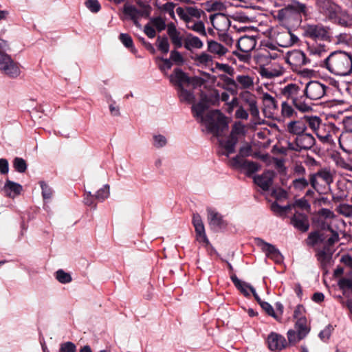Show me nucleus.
<instances>
[{"label": "nucleus", "instance_id": "nucleus-1", "mask_svg": "<svg viewBox=\"0 0 352 352\" xmlns=\"http://www.w3.org/2000/svg\"><path fill=\"white\" fill-rule=\"evenodd\" d=\"M321 66L337 76L349 75L352 72V54L333 52L321 62Z\"/></svg>", "mask_w": 352, "mask_h": 352}, {"label": "nucleus", "instance_id": "nucleus-2", "mask_svg": "<svg viewBox=\"0 0 352 352\" xmlns=\"http://www.w3.org/2000/svg\"><path fill=\"white\" fill-rule=\"evenodd\" d=\"M301 87L295 83H289L281 89V94L291 100L296 109L305 113L312 111L311 103L307 102Z\"/></svg>", "mask_w": 352, "mask_h": 352}, {"label": "nucleus", "instance_id": "nucleus-3", "mask_svg": "<svg viewBox=\"0 0 352 352\" xmlns=\"http://www.w3.org/2000/svg\"><path fill=\"white\" fill-rule=\"evenodd\" d=\"M302 36L314 41H332L331 28L322 23H309L301 28Z\"/></svg>", "mask_w": 352, "mask_h": 352}, {"label": "nucleus", "instance_id": "nucleus-4", "mask_svg": "<svg viewBox=\"0 0 352 352\" xmlns=\"http://www.w3.org/2000/svg\"><path fill=\"white\" fill-rule=\"evenodd\" d=\"M208 129L216 136L228 128L226 117L218 109L214 110L206 116Z\"/></svg>", "mask_w": 352, "mask_h": 352}, {"label": "nucleus", "instance_id": "nucleus-5", "mask_svg": "<svg viewBox=\"0 0 352 352\" xmlns=\"http://www.w3.org/2000/svg\"><path fill=\"white\" fill-rule=\"evenodd\" d=\"M286 60L292 67V70L296 72H300L303 66L310 64L311 61L303 52L298 50L288 52Z\"/></svg>", "mask_w": 352, "mask_h": 352}, {"label": "nucleus", "instance_id": "nucleus-6", "mask_svg": "<svg viewBox=\"0 0 352 352\" xmlns=\"http://www.w3.org/2000/svg\"><path fill=\"white\" fill-rule=\"evenodd\" d=\"M0 69L10 78H16L20 74L18 64L10 56L0 51Z\"/></svg>", "mask_w": 352, "mask_h": 352}, {"label": "nucleus", "instance_id": "nucleus-7", "mask_svg": "<svg viewBox=\"0 0 352 352\" xmlns=\"http://www.w3.org/2000/svg\"><path fill=\"white\" fill-rule=\"evenodd\" d=\"M327 88V86L318 81H310L307 84L302 92L306 100L309 98L316 100L324 96Z\"/></svg>", "mask_w": 352, "mask_h": 352}, {"label": "nucleus", "instance_id": "nucleus-8", "mask_svg": "<svg viewBox=\"0 0 352 352\" xmlns=\"http://www.w3.org/2000/svg\"><path fill=\"white\" fill-rule=\"evenodd\" d=\"M316 6L320 13L325 15L331 21L336 18L340 11V7L331 0H317Z\"/></svg>", "mask_w": 352, "mask_h": 352}, {"label": "nucleus", "instance_id": "nucleus-9", "mask_svg": "<svg viewBox=\"0 0 352 352\" xmlns=\"http://www.w3.org/2000/svg\"><path fill=\"white\" fill-rule=\"evenodd\" d=\"M316 143V140L314 136L309 133H304L297 136L295 139L294 143L291 146L290 148L300 152L302 150H309Z\"/></svg>", "mask_w": 352, "mask_h": 352}, {"label": "nucleus", "instance_id": "nucleus-10", "mask_svg": "<svg viewBox=\"0 0 352 352\" xmlns=\"http://www.w3.org/2000/svg\"><path fill=\"white\" fill-rule=\"evenodd\" d=\"M207 214L208 224L211 229L218 231L225 229L227 227V221L223 219V216L218 212L210 208H208Z\"/></svg>", "mask_w": 352, "mask_h": 352}, {"label": "nucleus", "instance_id": "nucleus-11", "mask_svg": "<svg viewBox=\"0 0 352 352\" xmlns=\"http://www.w3.org/2000/svg\"><path fill=\"white\" fill-rule=\"evenodd\" d=\"M152 8L151 6L143 8L141 10L137 9L133 6L124 5L123 8V13L127 15L133 21V23H137V16L148 18L150 16Z\"/></svg>", "mask_w": 352, "mask_h": 352}, {"label": "nucleus", "instance_id": "nucleus-12", "mask_svg": "<svg viewBox=\"0 0 352 352\" xmlns=\"http://www.w3.org/2000/svg\"><path fill=\"white\" fill-rule=\"evenodd\" d=\"M256 244L261 247V250L265 252L267 257L278 262L282 258V255L279 250L273 245L265 242L260 238L255 239Z\"/></svg>", "mask_w": 352, "mask_h": 352}, {"label": "nucleus", "instance_id": "nucleus-13", "mask_svg": "<svg viewBox=\"0 0 352 352\" xmlns=\"http://www.w3.org/2000/svg\"><path fill=\"white\" fill-rule=\"evenodd\" d=\"M192 223L195 228L197 240L200 243L208 244L209 241L206 234L204 225L201 216L198 213L193 214Z\"/></svg>", "mask_w": 352, "mask_h": 352}, {"label": "nucleus", "instance_id": "nucleus-14", "mask_svg": "<svg viewBox=\"0 0 352 352\" xmlns=\"http://www.w3.org/2000/svg\"><path fill=\"white\" fill-rule=\"evenodd\" d=\"M232 162L234 166L245 170L246 175L249 177L253 173L257 172L261 167L257 162L240 159L239 157H234L232 159Z\"/></svg>", "mask_w": 352, "mask_h": 352}, {"label": "nucleus", "instance_id": "nucleus-15", "mask_svg": "<svg viewBox=\"0 0 352 352\" xmlns=\"http://www.w3.org/2000/svg\"><path fill=\"white\" fill-rule=\"evenodd\" d=\"M169 79L170 83L177 87V90L184 87V85H189L188 75L180 68H175L170 75Z\"/></svg>", "mask_w": 352, "mask_h": 352}, {"label": "nucleus", "instance_id": "nucleus-16", "mask_svg": "<svg viewBox=\"0 0 352 352\" xmlns=\"http://www.w3.org/2000/svg\"><path fill=\"white\" fill-rule=\"evenodd\" d=\"M267 342L269 349L272 351H280L287 346L285 337L274 332L268 336Z\"/></svg>", "mask_w": 352, "mask_h": 352}, {"label": "nucleus", "instance_id": "nucleus-17", "mask_svg": "<svg viewBox=\"0 0 352 352\" xmlns=\"http://www.w3.org/2000/svg\"><path fill=\"white\" fill-rule=\"evenodd\" d=\"M274 175L273 170H267L261 175L254 176V182L263 190L267 191L273 184Z\"/></svg>", "mask_w": 352, "mask_h": 352}, {"label": "nucleus", "instance_id": "nucleus-18", "mask_svg": "<svg viewBox=\"0 0 352 352\" xmlns=\"http://www.w3.org/2000/svg\"><path fill=\"white\" fill-rule=\"evenodd\" d=\"M290 223L297 230L305 232L309 228L308 216L305 214L296 212L291 217Z\"/></svg>", "mask_w": 352, "mask_h": 352}, {"label": "nucleus", "instance_id": "nucleus-19", "mask_svg": "<svg viewBox=\"0 0 352 352\" xmlns=\"http://www.w3.org/2000/svg\"><path fill=\"white\" fill-rule=\"evenodd\" d=\"M256 45V40L252 36H241L237 41L238 49L245 54L252 52Z\"/></svg>", "mask_w": 352, "mask_h": 352}, {"label": "nucleus", "instance_id": "nucleus-20", "mask_svg": "<svg viewBox=\"0 0 352 352\" xmlns=\"http://www.w3.org/2000/svg\"><path fill=\"white\" fill-rule=\"evenodd\" d=\"M307 126L303 118L300 120L292 121L287 125V130L290 133L299 136L305 133Z\"/></svg>", "mask_w": 352, "mask_h": 352}, {"label": "nucleus", "instance_id": "nucleus-21", "mask_svg": "<svg viewBox=\"0 0 352 352\" xmlns=\"http://www.w3.org/2000/svg\"><path fill=\"white\" fill-rule=\"evenodd\" d=\"M203 45V42L199 37L194 36L191 33L186 34V38L184 41V46L187 50L190 51L192 48L201 49Z\"/></svg>", "mask_w": 352, "mask_h": 352}, {"label": "nucleus", "instance_id": "nucleus-22", "mask_svg": "<svg viewBox=\"0 0 352 352\" xmlns=\"http://www.w3.org/2000/svg\"><path fill=\"white\" fill-rule=\"evenodd\" d=\"M332 21L338 24L339 25L344 28L352 27V15L349 14L347 12L340 11L337 14V16Z\"/></svg>", "mask_w": 352, "mask_h": 352}, {"label": "nucleus", "instance_id": "nucleus-23", "mask_svg": "<svg viewBox=\"0 0 352 352\" xmlns=\"http://www.w3.org/2000/svg\"><path fill=\"white\" fill-rule=\"evenodd\" d=\"M230 278L234 286L241 292V294H243L245 297L250 296L248 289L250 291V288L253 287L252 285L248 283L239 280L234 274H232L230 276Z\"/></svg>", "mask_w": 352, "mask_h": 352}, {"label": "nucleus", "instance_id": "nucleus-24", "mask_svg": "<svg viewBox=\"0 0 352 352\" xmlns=\"http://www.w3.org/2000/svg\"><path fill=\"white\" fill-rule=\"evenodd\" d=\"M238 138H234L232 135H229L226 141H221L220 145L226 150V156L232 154L235 152V146L238 143Z\"/></svg>", "mask_w": 352, "mask_h": 352}, {"label": "nucleus", "instance_id": "nucleus-25", "mask_svg": "<svg viewBox=\"0 0 352 352\" xmlns=\"http://www.w3.org/2000/svg\"><path fill=\"white\" fill-rule=\"evenodd\" d=\"M238 87L242 89H248L253 87L254 78L248 75H239L236 76Z\"/></svg>", "mask_w": 352, "mask_h": 352}, {"label": "nucleus", "instance_id": "nucleus-26", "mask_svg": "<svg viewBox=\"0 0 352 352\" xmlns=\"http://www.w3.org/2000/svg\"><path fill=\"white\" fill-rule=\"evenodd\" d=\"M295 327L297 331L299 332L300 339H303L309 332V329L307 327V320L306 318L296 320Z\"/></svg>", "mask_w": 352, "mask_h": 352}, {"label": "nucleus", "instance_id": "nucleus-27", "mask_svg": "<svg viewBox=\"0 0 352 352\" xmlns=\"http://www.w3.org/2000/svg\"><path fill=\"white\" fill-rule=\"evenodd\" d=\"M287 12L300 13L306 16L308 14V10L305 3L294 1L293 3L287 5Z\"/></svg>", "mask_w": 352, "mask_h": 352}, {"label": "nucleus", "instance_id": "nucleus-28", "mask_svg": "<svg viewBox=\"0 0 352 352\" xmlns=\"http://www.w3.org/2000/svg\"><path fill=\"white\" fill-rule=\"evenodd\" d=\"M208 50L213 54L218 55H224L228 52V50L221 44L214 41H208Z\"/></svg>", "mask_w": 352, "mask_h": 352}, {"label": "nucleus", "instance_id": "nucleus-29", "mask_svg": "<svg viewBox=\"0 0 352 352\" xmlns=\"http://www.w3.org/2000/svg\"><path fill=\"white\" fill-rule=\"evenodd\" d=\"M177 91L181 102H185L189 104L195 102V98L192 91L187 90L184 87H181V89Z\"/></svg>", "mask_w": 352, "mask_h": 352}, {"label": "nucleus", "instance_id": "nucleus-30", "mask_svg": "<svg viewBox=\"0 0 352 352\" xmlns=\"http://www.w3.org/2000/svg\"><path fill=\"white\" fill-rule=\"evenodd\" d=\"M158 50L162 54H166L169 51L170 44L168 39L166 36H158L156 41Z\"/></svg>", "mask_w": 352, "mask_h": 352}, {"label": "nucleus", "instance_id": "nucleus-31", "mask_svg": "<svg viewBox=\"0 0 352 352\" xmlns=\"http://www.w3.org/2000/svg\"><path fill=\"white\" fill-rule=\"evenodd\" d=\"M327 47L324 44L312 45L308 47V51L311 55L322 56L328 51Z\"/></svg>", "mask_w": 352, "mask_h": 352}, {"label": "nucleus", "instance_id": "nucleus-32", "mask_svg": "<svg viewBox=\"0 0 352 352\" xmlns=\"http://www.w3.org/2000/svg\"><path fill=\"white\" fill-rule=\"evenodd\" d=\"M304 121H305L306 126H309L313 131H316L318 129L321 120L317 116H307L303 117Z\"/></svg>", "mask_w": 352, "mask_h": 352}, {"label": "nucleus", "instance_id": "nucleus-33", "mask_svg": "<svg viewBox=\"0 0 352 352\" xmlns=\"http://www.w3.org/2000/svg\"><path fill=\"white\" fill-rule=\"evenodd\" d=\"M309 185L308 179L305 177H296L293 179L292 186L296 190H303Z\"/></svg>", "mask_w": 352, "mask_h": 352}, {"label": "nucleus", "instance_id": "nucleus-34", "mask_svg": "<svg viewBox=\"0 0 352 352\" xmlns=\"http://www.w3.org/2000/svg\"><path fill=\"white\" fill-rule=\"evenodd\" d=\"M119 39L126 48L131 50V52L135 53L136 52V49L133 45V39L129 34L121 33L119 35Z\"/></svg>", "mask_w": 352, "mask_h": 352}, {"label": "nucleus", "instance_id": "nucleus-35", "mask_svg": "<svg viewBox=\"0 0 352 352\" xmlns=\"http://www.w3.org/2000/svg\"><path fill=\"white\" fill-rule=\"evenodd\" d=\"M208 105L202 102H198L196 104H193L192 107V112L194 117L202 118L203 114L206 110L208 109Z\"/></svg>", "mask_w": 352, "mask_h": 352}, {"label": "nucleus", "instance_id": "nucleus-36", "mask_svg": "<svg viewBox=\"0 0 352 352\" xmlns=\"http://www.w3.org/2000/svg\"><path fill=\"white\" fill-rule=\"evenodd\" d=\"M13 167L17 172L23 173L26 171L28 165L25 160L16 157L13 160Z\"/></svg>", "mask_w": 352, "mask_h": 352}, {"label": "nucleus", "instance_id": "nucleus-37", "mask_svg": "<svg viewBox=\"0 0 352 352\" xmlns=\"http://www.w3.org/2000/svg\"><path fill=\"white\" fill-rule=\"evenodd\" d=\"M318 261L320 263V267L325 269L327 264L330 262L331 256L327 254L325 249L318 252L317 254Z\"/></svg>", "mask_w": 352, "mask_h": 352}, {"label": "nucleus", "instance_id": "nucleus-38", "mask_svg": "<svg viewBox=\"0 0 352 352\" xmlns=\"http://www.w3.org/2000/svg\"><path fill=\"white\" fill-rule=\"evenodd\" d=\"M4 190L6 192L10 190V192H14V195H19L22 190V186L17 183L8 179L4 186Z\"/></svg>", "mask_w": 352, "mask_h": 352}, {"label": "nucleus", "instance_id": "nucleus-39", "mask_svg": "<svg viewBox=\"0 0 352 352\" xmlns=\"http://www.w3.org/2000/svg\"><path fill=\"white\" fill-rule=\"evenodd\" d=\"M223 82L226 86V89L230 91L232 94H236L238 89V83L236 79L234 80L229 77H226L223 79Z\"/></svg>", "mask_w": 352, "mask_h": 352}, {"label": "nucleus", "instance_id": "nucleus-40", "mask_svg": "<svg viewBox=\"0 0 352 352\" xmlns=\"http://www.w3.org/2000/svg\"><path fill=\"white\" fill-rule=\"evenodd\" d=\"M316 174L318 175V177L321 178L327 184L333 182V175L329 169L321 168L316 172Z\"/></svg>", "mask_w": 352, "mask_h": 352}, {"label": "nucleus", "instance_id": "nucleus-41", "mask_svg": "<svg viewBox=\"0 0 352 352\" xmlns=\"http://www.w3.org/2000/svg\"><path fill=\"white\" fill-rule=\"evenodd\" d=\"M186 28L200 34L201 36H206L207 35L204 23L202 21L196 22L192 25L187 24Z\"/></svg>", "mask_w": 352, "mask_h": 352}, {"label": "nucleus", "instance_id": "nucleus-42", "mask_svg": "<svg viewBox=\"0 0 352 352\" xmlns=\"http://www.w3.org/2000/svg\"><path fill=\"white\" fill-rule=\"evenodd\" d=\"M56 278L63 284L69 283L72 280L71 275L63 270H58L56 272Z\"/></svg>", "mask_w": 352, "mask_h": 352}, {"label": "nucleus", "instance_id": "nucleus-43", "mask_svg": "<svg viewBox=\"0 0 352 352\" xmlns=\"http://www.w3.org/2000/svg\"><path fill=\"white\" fill-rule=\"evenodd\" d=\"M338 286L343 292V295H346V290H351L352 289V279L342 278L338 281Z\"/></svg>", "mask_w": 352, "mask_h": 352}, {"label": "nucleus", "instance_id": "nucleus-44", "mask_svg": "<svg viewBox=\"0 0 352 352\" xmlns=\"http://www.w3.org/2000/svg\"><path fill=\"white\" fill-rule=\"evenodd\" d=\"M109 195V186L105 185L103 188L98 190L94 195L97 201H103Z\"/></svg>", "mask_w": 352, "mask_h": 352}, {"label": "nucleus", "instance_id": "nucleus-45", "mask_svg": "<svg viewBox=\"0 0 352 352\" xmlns=\"http://www.w3.org/2000/svg\"><path fill=\"white\" fill-rule=\"evenodd\" d=\"M85 5L93 13H98L101 10L100 3L98 0H86Z\"/></svg>", "mask_w": 352, "mask_h": 352}, {"label": "nucleus", "instance_id": "nucleus-46", "mask_svg": "<svg viewBox=\"0 0 352 352\" xmlns=\"http://www.w3.org/2000/svg\"><path fill=\"white\" fill-rule=\"evenodd\" d=\"M263 101L268 108L276 109H278L277 101L270 94L265 93L263 96Z\"/></svg>", "mask_w": 352, "mask_h": 352}, {"label": "nucleus", "instance_id": "nucleus-47", "mask_svg": "<svg viewBox=\"0 0 352 352\" xmlns=\"http://www.w3.org/2000/svg\"><path fill=\"white\" fill-rule=\"evenodd\" d=\"M261 308L265 311V313L273 317L274 319H276L277 321H280V319L278 316V315L275 313L274 308L272 306L268 303L267 302L264 301L263 302L261 303Z\"/></svg>", "mask_w": 352, "mask_h": 352}, {"label": "nucleus", "instance_id": "nucleus-48", "mask_svg": "<svg viewBox=\"0 0 352 352\" xmlns=\"http://www.w3.org/2000/svg\"><path fill=\"white\" fill-rule=\"evenodd\" d=\"M41 188L42 189V196L44 199H51L53 190L52 189L43 181L39 182Z\"/></svg>", "mask_w": 352, "mask_h": 352}, {"label": "nucleus", "instance_id": "nucleus-49", "mask_svg": "<svg viewBox=\"0 0 352 352\" xmlns=\"http://www.w3.org/2000/svg\"><path fill=\"white\" fill-rule=\"evenodd\" d=\"M294 208H298L301 210H305L307 212H309L311 210V206L305 198H301L300 199H297L294 202Z\"/></svg>", "mask_w": 352, "mask_h": 352}, {"label": "nucleus", "instance_id": "nucleus-50", "mask_svg": "<svg viewBox=\"0 0 352 352\" xmlns=\"http://www.w3.org/2000/svg\"><path fill=\"white\" fill-rule=\"evenodd\" d=\"M245 127L244 125L239 122L234 124L230 135H232L234 138H237V135H244Z\"/></svg>", "mask_w": 352, "mask_h": 352}, {"label": "nucleus", "instance_id": "nucleus-51", "mask_svg": "<svg viewBox=\"0 0 352 352\" xmlns=\"http://www.w3.org/2000/svg\"><path fill=\"white\" fill-rule=\"evenodd\" d=\"M151 22L159 32H162L166 28L165 21L160 16L151 19Z\"/></svg>", "mask_w": 352, "mask_h": 352}, {"label": "nucleus", "instance_id": "nucleus-52", "mask_svg": "<svg viewBox=\"0 0 352 352\" xmlns=\"http://www.w3.org/2000/svg\"><path fill=\"white\" fill-rule=\"evenodd\" d=\"M172 43L176 49L180 48L182 46V37L180 36V32L177 31L168 35Z\"/></svg>", "mask_w": 352, "mask_h": 352}, {"label": "nucleus", "instance_id": "nucleus-53", "mask_svg": "<svg viewBox=\"0 0 352 352\" xmlns=\"http://www.w3.org/2000/svg\"><path fill=\"white\" fill-rule=\"evenodd\" d=\"M241 97L243 98L244 102L249 105V107H251V105H254L257 103L254 95L249 91H244L241 93Z\"/></svg>", "mask_w": 352, "mask_h": 352}, {"label": "nucleus", "instance_id": "nucleus-54", "mask_svg": "<svg viewBox=\"0 0 352 352\" xmlns=\"http://www.w3.org/2000/svg\"><path fill=\"white\" fill-rule=\"evenodd\" d=\"M252 147L250 144H247L246 146H241L239 151V155L235 157H239L240 159H243L244 157H249L252 155Z\"/></svg>", "mask_w": 352, "mask_h": 352}, {"label": "nucleus", "instance_id": "nucleus-55", "mask_svg": "<svg viewBox=\"0 0 352 352\" xmlns=\"http://www.w3.org/2000/svg\"><path fill=\"white\" fill-rule=\"evenodd\" d=\"M319 231H314L309 234L307 244L310 246H314L319 243Z\"/></svg>", "mask_w": 352, "mask_h": 352}, {"label": "nucleus", "instance_id": "nucleus-56", "mask_svg": "<svg viewBox=\"0 0 352 352\" xmlns=\"http://www.w3.org/2000/svg\"><path fill=\"white\" fill-rule=\"evenodd\" d=\"M288 342L290 344H296L301 339L299 338V332H296L295 330L290 329L287 332Z\"/></svg>", "mask_w": 352, "mask_h": 352}, {"label": "nucleus", "instance_id": "nucleus-57", "mask_svg": "<svg viewBox=\"0 0 352 352\" xmlns=\"http://www.w3.org/2000/svg\"><path fill=\"white\" fill-rule=\"evenodd\" d=\"M336 38L338 43L349 44L352 42V35L349 33H340Z\"/></svg>", "mask_w": 352, "mask_h": 352}, {"label": "nucleus", "instance_id": "nucleus-58", "mask_svg": "<svg viewBox=\"0 0 352 352\" xmlns=\"http://www.w3.org/2000/svg\"><path fill=\"white\" fill-rule=\"evenodd\" d=\"M338 211L340 214L345 217L352 216V205L342 204H340L338 208Z\"/></svg>", "mask_w": 352, "mask_h": 352}, {"label": "nucleus", "instance_id": "nucleus-59", "mask_svg": "<svg viewBox=\"0 0 352 352\" xmlns=\"http://www.w3.org/2000/svg\"><path fill=\"white\" fill-rule=\"evenodd\" d=\"M281 107L282 114L285 117L290 118L295 113L292 106L288 104L286 102H283Z\"/></svg>", "mask_w": 352, "mask_h": 352}, {"label": "nucleus", "instance_id": "nucleus-60", "mask_svg": "<svg viewBox=\"0 0 352 352\" xmlns=\"http://www.w3.org/2000/svg\"><path fill=\"white\" fill-rule=\"evenodd\" d=\"M76 346L72 342H66L60 345L59 352H76Z\"/></svg>", "mask_w": 352, "mask_h": 352}, {"label": "nucleus", "instance_id": "nucleus-61", "mask_svg": "<svg viewBox=\"0 0 352 352\" xmlns=\"http://www.w3.org/2000/svg\"><path fill=\"white\" fill-rule=\"evenodd\" d=\"M194 60L201 64H208L209 62L212 61V57L209 54L202 52L199 55H197Z\"/></svg>", "mask_w": 352, "mask_h": 352}, {"label": "nucleus", "instance_id": "nucleus-62", "mask_svg": "<svg viewBox=\"0 0 352 352\" xmlns=\"http://www.w3.org/2000/svg\"><path fill=\"white\" fill-rule=\"evenodd\" d=\"M170 60L178 65L182 64L184 61L182 54L177 50H172L170 52Z\"/></svg>", "mask_w": 352, "mask_h": 352}, {"label": "nucleus", "instance_id": "nucleus-63", "mask_svg": "<svg viewBox=\"0 0 352 352\" xmlns=\"http://www.w3.org/2000/svg\"><path fill=\"white\" fill-rule=\"evenodd\" d=\"M316 227L321 232H322V231L333 232V228H331V225L329 223L326 222L324 220H321L320 219H319L317 221Z\"/></svg>", "mask_w": 352, "mask_h": 352}, {"label": "nucleus", "instance_id": "nucleus-64", "mask_svg": "<svg viewBox=\"0 0 352 352\" xmlns=\"http://www.w3.org/2000/svg\"><path fill=\"white\" fill-rule=\"evenodd\" d=\"M153 145L157 148L163 147L166 144V138L162 135H156L153 136Z\"/></svg>", "mask_w": 352, "mask_h": 352}]
</instances>
